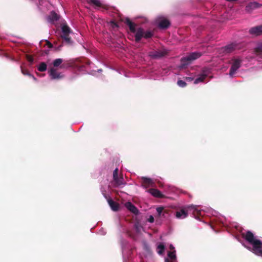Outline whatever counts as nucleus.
I'll use <instances>...</instances> for the list:
<instances>
[{
    "label": "nucleus",
    "instance_id": "obj_18",
    "mask_svg": "<svg viewBox=\"0 0 262 262\" xmlns=\"http://www.w3.org/2000/svg\"><path fill=\"white\" fill-rule=\"evenodd\" d=\"M49 74L52 79H58L61 77L60 74L57 72L56 69L53 68L50 70Z\"/></svg>",
    "mask_w": 262,
    "mask_h": 262
},
{
    "label": "nucleus",
    "instance_id": "obj_29",
    "mask_svg": "<svg viewBox=\"0 0 262 262\" xmlns=\"http://www.w3.org/2000/svg\"><path fill=\"white\" fill-rule=\"evenodd\" d=\"M177 84L179 86L182 88H184L187 85L186 83L184 81L182 80H179L177 82Z\"/></svg>",
    "mask_w": 262,
    "mask_h": 262
},
{
    "label": "nucleus",
    "instance_id": "obj_28",
    "mask_svg": "<svg viewBox=\"0 0 262 262\" xmlns=\"http://www.w3.org/2000/svg\"><path fill=\"white\" fill-rule=\"evenodd\" d=\"M164 245L163 244H160L157 247L158 253L160 254H162L164 252Z\"/></svg>",
    "mask_w": 262,
    "mask_h": 262
},
{
    "label": "nucleus",
    "instance_id": "obj_22",
    "mask_svg": "<svg viewBox=\"0 0 262 262\" xmlns=\"http://www.w3.org/2000/svg\"><path fill=\"white\" fill-rule=\"evenodd\" d=\"M21 71L23 75H28L29 77H32L34 80H36V78L33 75L30 74L28 70L25 69L21 67Z\"/></svg>",
    "mask_w": 262,
    "mask_h": 262
},
{
    "label": "nucleus",
    "instance_id": "obj_8",
    "mask_svg": "<svg viewBox=\"0 0 262 262\" xmlns=\"http://www.w3.org/2000/svg\"><path fill=\"white\" fill-rule=\"evenodd\" d=\"M262 6L261 4H259L257 2H250L248 3L245 8V10L247 12L250 13L253 10L258 8Z\"/></svg>",
    "mask_w": 262,
    "mask_h": 262
},
{
    "label": "nucleus",
    "instance_id": "obj_16",
    "mask_svg": "<svg viewBox=\"0 0 262 262\" xmlns=\"http://www.w3.org/2000/svg\"><path fill=\"white\" fill-rule=\"evenodd\" d=\"M149 192L151 193L154 196L158 198H164V195L158 189L151 188L149 189Z\"/></svg>",
    "mask_w": 262,
    "mask_h": 262
},
{
    "label": "nucleus",
    "instance_id": "obj_17",
    "mask_svg": "<svg viewBox=\"0 0 262 262\" xmlns=\"http://www.w3.org/2000/svg\"><path fill=\"white\" fill-rule=\"evenodd\" d=\"M142 185L144 186L145 187L147 188L150 186H152L154 182L151 179L145 177H142Z\"/></svg>",
    "mask_w": 262,
    "mask_h": 262
},
{
    "label": "nucleus",
    "instance_id": "obj_19",
    "mask_svg": "<svg viewBox=\"0 0 262 262\" xmlns=\"http://www.w3.org/2000/svg\"><path fill=\"white\" fill-rule=\"evenodd\" d=\"M254 52L257 55H262V42L257 44L254 49Z\"/></svg>",
    "mask_w": 262,
    "mask_h": 262
},
{
    "label": "nucleus",
    "instance_id": "obj_36",
    "mask_svg": "<svg viewBox=\"0 0 262 262\" xmlns=\"http://www.w3.org/2000/svg\"><path fill=\"white\" fill-rule=\"evenodd\" d=\"M29 60L32 61L33 60V59L32 58H30V59H29Z\"/></svg>",
    "mask_w": 262,
    "mask_h": 262
},
{
    "label": "nucleus",
    "instance_id": "obj_23",
    "mask_svg": "<svg viewBox=\"0 0 262 262\" xmlns=\"http://www.w3.org/2000/svg\"><path fill=\"white\" fill-rule=\"evenodd\" d=\"M61 36L62 38L64 40V41L67 44L71 43V42H72L71 38L69 36V34L62 35Z\"/></svg>",
    "mask_w": 262,
    "mask_h": 262
},
{
    "label": "nucleus",
    "instance_id": "obj_5",
    "mask_svg": "<svg viewBox=\"0 0 262 262\" xmlns=\"http://www.w3.org/2000/svg\"><path fill=\"white\" fill-rule=\"evenodd\" d=\"M242 48V45L240 43L236 42H233L228 45L221 49L222 53L225 54H230L233 51L239 50Z\"/></svg>",
    "mask_w": 262,
    "mask_h": 262
},
{
    "label": "nucleus",
    "instance_id": "obj_31",
    "mask_svg": "<svg viewBox=\"0 0 262 262\" xmlns=\"http://www.w3.org/2000/svg\"><path fill=\"white\" fill-rule=\"evenodd\" d=\"M46 45L48 46V48H52L53 46L49 41L46 40Z\"/></svg>",
    "mask_w": 262,
    "mask_h": 262
},
{
    "label": "nucleus",
    "instance_id": "obj_10",
    "mask_svg": "<svg viewBox=\"0 0 262 262\" xmlns=\"http://www.w3.org/2000/svg\"><path fill=\"white\" fill-rule=\"evenodd\" d=\"M170 21L166 18H162L159 19L158 27L160 29H165L170 26Z\"/></svg>",
    "mask_w": 262,
    "mask_h": 262
},
{
    "label": "nucleus",
    "instance_id": "obj_1",
    "mask_svg": "<svg viewBox=\"0 0 262 262\" xmlns=\"http://www.w3.org/2000/svg\"><path fill=\"white\" fill-rule=\"evenodd\" d=\"M243 237L252 245L253 252L258 256H262V242L255 239L253 234L250 231H247L245 234H243Z\"/></svg>",
    "mask_w": 262,
    "mask_h": 262
},
{
    "label": "nucleus",
    "instance_id": "obj_27",
    "mask_svg": "<svg viewBox=\"0 0 262 262\" xmlns=\"http://www.w3.org/2000/svg\"><path fill=\"white\" fill-rule=\"evenodd\" d=\"M168 256L170 260H176V251H171L168 252Z\"/></svg>",
    "mask_w": 262,
    "mask_h": 262
},
{
    "label": "nucleus",
    "instance_id": "obj_11",
    "mask_svg": "<svg viewBox=\"0 0 262 262\" xmlns=\"http://www.w3.org/2000/svg\"><path fill=\"white\" fill-rule=\"evenodd\" d=\"M250 34L255 36L262 34V25L256 26L249 30Z\"/></svg>",
    "mask_w": 262,
    "mask_h": 262
},
{
    "label": "nucleus",
    "instance_id": "obj_21",
    "mask_svg": "<svg viewBox=\"0 0 262 262\" xmlns=\"http://www.w3.org/2000/svg\"><path fill=\"white\" fill-rule=\"evenodd\" d=\"M62 35L69 34L71 32V29L67 25H63L61 28Z\"/></svg>",
    "mask_w": 262,
    "mask_h": 262
},
{
    "label": "nucleus",
    "instance_id": "obj_4",
    "mask_svg": "<svg viewBox=\"0 0 262 262\" xmlns=\"http://www.w3.org/2000/svg\"><path fill=\"white\" fill-rule=\"evenodd\" d=\"M168 53L169 51L168 50L161 48L149 52L148 55L152 59H158L166 56Z\"/></svg>",
    "mask_w": 262,
    "mask_h": 262
},
{
    "label": "nucleus",
    "instance_id": "obj_35",
    "mask_svg": "<svg viewBox=\"0 0 262 262\" xmlns=\"http://www.w3.org/2000/svg\"><path fill=\"white\" fill-rule=\"evenodd\" d=\"M170 249L171 250H172V249H174V247H173V246H172V245H170Z\"/></svg>",
    "mask_w": 262,
    "mask_h": 262
},
{
    "label": "nucleus",
    "instance_id": "obj_13",
    "mask_svg": "<svg viewBox=\"0 0 262 262\" xmlns=\"http://www.w3.org/2000/svg\"><path fill=\"white\" fill-rule=\"evenodd\" d=\"M107 202L111 209L115 211H118L119 208V205L118 203L114 201L112 199L108 198Z\"/></svg>",
    "mask_w": 262,
    "mask_h": 262
},
{
    "label": "nucleus",
    "instance_id": "obj_7",
    "mask_svg": "<svg viewBox=\"0 0 262 262\" xmlns=\"http://www.w3.org/2000/svg\"><path fill=\"white\" fill-rule=\"evenodd\" d=\"M233 61L229 71V75L231 77H233L236 71L241 67L242 60L240 59H233Z\"/></svg>",
    "mask_w": 262,
    "mask_h": 262
},
{
    "label": "nucleus",
    "instance_id": "obj_6",
    "mask_svg": "<svg viewBox=\"0 0 262 262\" xmlns=\"http://www.w3.org/2000/svg\"><path fill=\"white\" fill-rule=\"evenodd\" d=\"M113 183L115 187L122 186L125 184L122 175L118 176V169L117 168L113 171Z\"/></svg>",
    "mask_w": 262,
    "mask_h": 262
},
{
    "label": "nucleus",
    "instance_id": "obj_15",
    "mask_svg": "<svg viewBox=\"0 0 262 262\" xmlns=\"http://www.w3.org/2000/svg\"><path fill=\"white\" fill-rule=\"evenodd\" d=\"M87 2L88 4L91 5H93L98 7H102L106 9H107V6L102 5L100 0H87Z\"/></svg>",
    "mask_w": 262,
    "mask_h": 262
},
{
    "label": "nucleus",
    "instance_id": "obj_9",
    "mask_svg": "<svg viewBox=\"0 0 262 262\" xmlns=\"http://www.w3.org/2000/svg\"><path fill=\"white\" fill-rule=\"evenodd\" d=\"M188 209L182 208L177 210L175 213V215L178 219H183L188 216Z\"/></svg>",
    "mask_w": 262,
    "mask_h": 262
},
{
    "label": "nucleus",
    "instance_id": "obj_14",
    "mask_svg": "<svg viewBox=\"0 0 262 262\" xmlns=\"http://www.w3.org/2000/svg\"><path fill=\"white\" fill-rule=\"evenodd\" d=\"M60 16L55 12L52 11L48 16L49 21L52 23H54L59 19Z\"/></svg>",
    "mask_w": 262,
    "mask_h": 262
},
{
    "label": "nucleus",
    "instance_id": "obj_20",
    "mask_svg": "<svg viewBox=\"0 0 262 262\" xmlns=\"http://www.w3.org/2000/svg\"><path fill=\"white\" fill-rule=\"evenodd\" d=\"M206 77L207 75L205 74L200 75L199 77L195 79L194 83L198 84L199 82H203Z\"/></svg>",
    "mask_w": 262,
    "mask_h": 262
},
{
    "label": "nucleus",
    "instance_id": "obj_3",
    "mask_svg": "<svg viewBox=\"0 0 262 262\" xmlns=\"http://www.w3.org/2000/svg\"><path fill=\"white\" fill-rule=\"evenodd\" d=\"M201 56V53L193 52L186 57H183L181 59V63L179 67L181 69L186 68L193 60L198 59Z\"/></svg>",
    "mask_w": 262,
    "mask_h": 262
},
{
    "label": "nucleus",
    "instance_id": "obj_25",
    "mask_svg": "<svg viewBox=\"0 0 262 262\" xmlns=\"http://www.w3.org/2000/svg\"><path fill=\"white\" fill-rule=\"evenodd\" d=\"M154 35V33L150 31H146V32H145L144 31V35H143V37L146 38V39H148V38H151Z\"/></svg>",
    "mask_w": 262,
    "mask_h": 262
},
{
    "label": "nucleus",
    "instance_id": "obj_32",
    "mask_svg": "<svg viewBox=\"0 0 262 262\" xmlns=\"http://www.w3.org/2000/svg\"><path fill=\"white\" fill-rule=\"evenodd\" d=\"M148 221L150 223H153L154 222V217L152 215H150L148 219Z\"/></svg>",
    "mask_w": 262,
    "mask_h": 262
},
{
    "label": "nucleus",
    "instance_id": "obj_12",
    "mask_svg": "<svg viewBox=\"0 0 262 262\" xmlns=\"http://www.w3.org/2000/svg\"><path fill=\"white\" fill-rule=\"evenodd\" d=\"M125 206L128 210L134 214H138L139 213V211L137 208L131 202H128L126 203Z\"/></svg>",
    "mask_w": 262,
    "mask_h": 262
},
{
    "label": "nucleus",
    "instance_id": "obj_30",
    "mask_svg": "<svg viewBox=\"0 0 262 262\" xmlns=\"http://www.w3.org/2000/svg\"><path fill=\"white\" fill-rule=\"evenodd\" d=\"M163 210H164V208L162 207H159L157 208L156 210H157V212H158L159 215H161V213H162Z\"/></svg>",
    "mask_w": 262,
    "mask_h": 262
},
{
    "label": "nucleus",
    "instance_id": "obj_26",
    "mask_svg": "<svg viewBox=\"0 0 262 262\" xmlns=\"http://www.w3.org/2000/svg\"><path fill=\"white\" fill-rule=\"evenodd\" d=\"M62 59L57 58L54 60L53 64L54 67H58L62 63Z\"/></svg>",
    "mask_w": 262,
    "mask_h": 262
},
{
    "label": "nucleus",
    "instance_id": "obj_2",
    "mask_svg": "<svg viewBox=\"0 0 262 262\" xmlns=\"http://www.w3.org/2000/svg\"><path fill=\"white\" fill-rule=\"evenodd\" d=\"M125 23L128 26L130 31L135 33V41L139 42L142 38L143 37L144 29L141 27L136 29V25L133 23L128 18L125 19Z\"/></svg>",
    "mask_w": 262,
    "mask_h": 262
},
{
    "label": "nucleus",
    "instance_id": "obj_34",
    "mask_svg": "<svg viewBox=\"0 0 262 262\" xmlns=\"http://www.w3.org/2000/svg\"><path fill=\"white\" fill-rule=\"evenodd\" d=\"M186 79L188 80H189V81H191L193 79V78H190V77H186Z\"/></svg>",
    "mask_w": 262,
    "mask_h": 262
},
{
    "label": "nucleus",
    "instance_id": "obj_33",
    "mask_svg": "<svg viewBox=\"0 0 262 262\" xmlns=\"http://www.w3.org/2000/svg\"><path fill=\"white\" fill-rule=\"evenodd\" d=\"M165 262H177L176 259V260H170L169 258H165Z\"/></svg>",
    "mask_w": 262,
    "mask_h": 262
},
{
    "label": "nucleus",
    "instance_id": "obj_24",
    "mask_svg": "<svg viewBox=\"0 0 262 262\" xmlns=\"http://www.w3.org/2000/svg\"><path fill=\"white\" fill-rule=\"evenodd\" d=\"M47 70V64L45 62L40 63L38 67V70L40 72H44Z\"/></svg>",
    "mask_w": 262,
    "mask_h": 262
}]
</instances>
